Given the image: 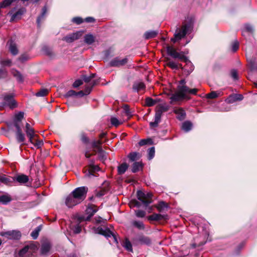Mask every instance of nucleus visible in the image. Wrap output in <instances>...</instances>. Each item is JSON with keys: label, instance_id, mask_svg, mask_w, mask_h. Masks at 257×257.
I'll use <instances>...</instances> for the list:
<instances>
[{"label": "nucleus", "instance_id": "58836bf2", "mask_svg": "<svg viewBox=\"0 0 257 257\" xmlns=\"http://www.w3.org/2000/svg\"><path fill=\"white\" fill-rule=\"evenodd\" d=\"M222 95L221 91H211L210 93L206 94L207 98H215Z\"/></svg>", "mask_w": 257, "mask_h": 257}, {"label": "nucleus", "instance_id": "1a4fd4ad", "mask_svg": "<svg viewBox=\"0 0 257 257\" xmlns=\"http://www.w3.org/2000/svg\"><path fill=\"white\" fill-rule=\"evenodd\" d=\"M96 206L94 205H90L87 207L85 212L88 216L86 217L82 216L80 219L85 221H88L90 219L91 217L97 212V209L95 208Z\"/></svg>", "mask_w": 257, "mask_h": 257}, {"label": "nucleus", "instance_id": "b1692460", "mask_svg": "<svg viewBox=\"0 0 257 257\" xmlns=\"http://www.w3.org/2000/svg\"><path fill=\"white\" fill-rule=\"evenodd\" d=\"M47 11V7L44 6L42 10L41 15L37 18V23L38 27L41 26V21L43 20L46 15Z\"/></svg>", "mask_w": 257, "mask_h": 257}, {"label": "nucleus", "instance_id": "6ab92c4d", "mask_svg": "<svg viewBox=\"0 0 257 257\" xmlns=\"http://www.w3.org/2000/svg\"><path fill=\"white\" fill-rule=\"evenodd\" d=\"M146 85L143 82H135L133 85V90L135 92H139L140 90H144Z\"/></svg>", "mask_w": 257, "mask_h": 257}, {"label": "nucleus", "instance_id": "de8ad7c7", "mask_svg": "<svg viewBox=\"0 0 257 257\" xmlns=\"http://www.w3.org/2000/svg\"><path fill=\"white\" fill-rule=\"evenodd\" d=\"M42 51L43 52V53L44 54H45L46 55H47L48 56H52L53 55V53L52 49L51 48H49L48 47H47V46L43 47L42 48Z\"/></svg>", "mask_w": 257, "mask_h": 257}, {"label": "nucleus", "instance_id": "2eb2a0df", "mask_svg": "<svg viewBox=\"0 0 257 257\" xmlns=\"http://www.w3.org/2000/svg\"><path fill=\"white\" fill-rule=\"evenodd\" d=\"M81 35V34L80 32H77L63 37L62 38V40L65 41L67 43H72L75 40L78 39Z\"/></svg>", "mask_w": 257, "mask_h": 257}, {"label": "nucleus", "instance_id": "6e6552de", "mask_svg": "<svg viewBox=\"0 0 257 257\" xmlns=\"http://www.w3.org/2000/svg\"><path fill=\"white\" fill-rule=\"evenodd\" d=\"M0 234L9 239H19L21 236V232L16 230L2 232Z\"/></svg>", "mask_w": 257, "mask_h": 257}, {"label": "nucleus", "instance_id": "864d4df0", "mask_svg": "<svg viewBox=\"0 0 257 257\" xmlns=\"http://www.w3.org/2000/svg\"><path fill=\"white\" fill-rule=\"evenodd\" d=\"M71 229L75 234L79 233L81 231V227L79 224L71 226Z\"/></svg>", "mask_w": 257, "mask_h": 257}, {"label": "nucleus", "instance_id": "9b49d317", "mask_svg": "<svg viewBox=\"0 0 257 257\" xmlns=\"http://www.w3.org/2000/svg\"><path fill=\"white\" fill-rule=\"evenodd\" d=\"M25 132L29 138V142L30 143H33V139L37 137V135L35 134L33 128L31 127L30 124L28 122L26 124Z\"/></svg>", "mask_w": 257, "mask_h": 257}, {"label": "nucleus", "instance_id": "aec40b11", "mask_svg": "<svg viewBox=\"0 0 257 257\" xmlns=\"http://www.w3.org/2000/svg\"><path fill=\"white\" fill-rule=\"evenodd\" d=\"M102 142L101 141H94L92 143V147L93 148L96 149L98 150V152L100 153L102 155V159L103 157L104 152L102 150V149L100 147L102 144Z\"/></svg>", "mask_w": 257, "mask_h": 257}, {"label": "nucleus", "instance_id": "dca6fc26", "mask_svg": "<svg viewBox=\"0 0 257 257\" xmlns=\"http://www.w3.org/2000/svg\"><path fill=\"white\" fill-rule=\"evenodd\" d=\"M13 180L15 182H17L20 184H24L27 183L29 178V177L23 174H18L13 178Z\"/></svg>", "mask_w": 257, "mask_h": 257}, {"label": "nucleus", "instance_id": "680f3d73", "mask_svg": "<svg viewBox=\"0 0 257 257\" xmlns=\"http://www.w3.org/2000/svg\"><path fill=\"white\" fill-rule=\"evenodd\" d=\"M136 215L139 218H143L146 215V212L142 210H138L135 211Z\"/></svg>", "mask_w": 257, "mask_h": 257}, {"label": "nucleus", "instance_id": "0eeeda50", "mask_svg": "<svg viewBox=\"0 0 257 257\" xmlns=\"http://www.w3.org/2000/svg\"><path fill=\"white\" fill-rule=\"evenodd\" d=\"M134 243L136 244L149 245L151 244V239L148 236L143 234L139 235L134 240Z\"/></svg>", "mask_w": 257, "mask_h": 257}, {"label": "nucleus", "instance_id": "9d476101", "mask_svg": "<svg viewBox=\"0 0 257 257\" xmlns=\"http://www.w3.org/2000/svg\"><path fill=\"white\" fill-rule=\"evenodd\" d=\"M128 61V60L127 57H125L122 59H120L118 57H116L110 62V65L112 67H119L125 65L127 63Z\"/></svg>", "mask_w": 257, "mask_h": 257}, {"label": "nucleus", "instance_id": "a878e982", "mask_svg": "<svg viewBox=\"0 0 257 257\" xmlns=\"http://www.w3.org/2000/svg\"><path fill=\"white\" fill-rule=\"evenodd\" d=\"M185 98L181 96V94L177 91V92L174 94H173L170 97V103H172L174 101H177Z\"/></svg>", "mask_w": 257, "mask_h": 257}, {"label": "nucleus", "instance_id": "774afa93", "mask_svg": "<svg viewBox=\"0 0 257 257\" xmlns=\"http://www.w3.org/2000/svg\"><path fill=\"white\" fill-rule=\"evenodd\" d=\"M76 92L75 91L73 90H70L68 91L66 94L65 95V96L66 97H69L73 96H76Z\"/></svg>", "mask_w": 257, "mask_h": 257}, {"label": "nucleus", "instance_id": "0e129e2a", "mask_svg": "<svg viewBox=\"0 0 257 257\" xmlns=\"http://www.w3.org/2000/svg\"><path fill=\"white\" fill-rule=\"evenodd\" d=\"M238 46H239V42L237 40L234 41L232 43V44L231 46L232 51L234 52H236L237 50V49H238Z\"/></svg>", "mask_w": 257, "mask_h": 257}, {"label": "nucleus", "instance_id": "603ef678", "mask_svg": "<svg viewBox=\"0 0 257 257\" xmlns=\"http://www.w3.org/2000/svg\"><path fill=\"white\" fill-rule=\"evenodd\" d=\"M110 122L112 125H114L115 126H117L122 123V122L121 121H119L115 117H111Z\"/></svg>", "mask_w": 257, "mask_h": 257}, {"label": "nucleus", "instance_id": "f704fd0d", "mask_svg": "<svg viewBox=\"0 0 257 257\" xmlns=\"http://www.w3.org/2000/svg\"><path fill=\"white\" fill-rule=\"evenodd\" d=\"M159 101V99H153V98L148 97H147L145 99V104L146 105L148 106H152Z\"/></svg>", "mask_w": 257, "mask_h": 257}, {"label": "nucleus", "instance_id": "393cba45", "mask_svg": "<svg viewBox=\"0 0 257 257\" xmlns=\"http://www.w3.org/2000/svg\"><path fill=\"white\" fill-rule=\"evenodd\" d=\"M99 82V79L93 80L91 84H89V85L86 86L85 88V95L89 94L91 91L92 88Z\"/></svg>", "mask_w": 257, "mask_h": 257}, {"label": "nucleus", "instance_id": "39448f33", "mask_svg": "<svg viewBox=\"0 0 257 257\" xmlns=\"http://www.w3.org/2000/svg\"><path fill=\"white\" fill-rule=\"evenodd\" d=\"M14 123L17 130L16 134L17 141L18 143L24 144V142L25 141V136L21 129V121L14 120Z\"/></svg>", "mask_w": 257, "mask_h": 257}, {"label": "nucleus", "instance_id": "473e14b6", "mask_svg": "<svg viewBox=\"0 0 257 257\" xmlns=\"http://www.w3.org/2000/svg\"><path fill=\"white\" fill-rule=\"evenodd\" d=\"M12 74L16 78L17 80L20 82H23L24 81L23 77L22 74L18 71L13 69L12 70Z\"/></svg>", "mask_w": 257, "mask_h": 257}, {"label": "nucleus", "instance_id": "8fccbe9b", "mask_svg": "<svg viewBox=\"0 0 257 257\" xmlns=\"http://www.w3.org/2000/svg\"><path fill=\"white\" fill-rule=\"evenodd\" d=\"M15 0H4L0 3V9L10 6Z\"/></svg>", "mask_w": 257, "mask_h": 257}, {"label": "nucleus", "instance_id": "7c9ffc66", "mask_svg": "<svg viewBox=\"0 0 257 257\" xmlns=\"http://www.w3.org/2000/svg\"><path fill=\"white\" fill-rule=\"evenodd\" d=\"M96 74L95 73L90 74V76H87L85 75L82 76V78L83 80L86 82V83H89V84H91V82L93 81V80L95 77ZM96 79V80H97Z\"/></svg>", "mask_w": 257, "mask_h": 257}, {"label": "nucleus", "instance_id": "c85d7f7f", "mask_svg": "<svg viewBox=\"0 0 257 257\" xmlns=\"http://www.w3.org/2000/svg\"><path fill=\"white\" fill-rule=\"evenodd\" d=\"M158 34L157 31H150L145 32L144 34V38L146 39H150L151 38H155Z\"/></svg>", "mask_w": 257, "mask_h": 257}, {"label": "nucleus", "instance_id": "cd10ccee", "mask_svg": "<svg viewBox=\"0 0 257 257\" xmlns=\"http://www.w3.org/2000/svg\"><path fill=\"white\" fill-rule=\"evenodd\" d=\"M155 207L159 212H162L165 209L168 208V205L164 201H160L158 204L155 205Z\"/></svg>", "mask_w": 257, "mask_h": 257}, {"label": "nucleus", "instance_id": "2f4dec72", "mask_svg": "<svg viewBox=\"0 0 257 257\" xmlns=\"http://www.w3.org/2000/svg\"><path fill=\"white\" fill-rule=\"evenodd\" d=\"M128 165L126 163H122L117 167L118 173L119 175L123 174L128 168Z\"/></svg>", "mask_w": 257, "mask_h": 257}, {"label": "nucleus", "instance_id": "72a5a7b5", "mask_svg": "<svg viewBox=\"0 0 257 257\" xmlns=\"http://www.w3.org/2000/svg\"><path fill=\"white\" fill-rule=\"evenodd\" d=\"M192 127V124L191 122L188 121H186L183 123L182 125V128L185 132L190 131Z\"/></svg>", "mask_w": 257, "mask_h": 257}, {"label": "nucleus", "instance_id": "ea45409f", "mask_svg": "<svg viewBox=\"0 0 257 257\" xmlns=\"http://www.w3.org/2000/svg\"><path fill=\"white\" fill-rule=\"evenodd\" d=\"M50 249V245L49 243H45L42 244L41 248V253L45 254L49 252Z\"/></svg>", "mask_w": 257, "mask_h": 257}, {"label": "nucleus", "instance_id": "412c9836", "mask_svg": "<svg viewBox=\"0 0 257 257\" xmlns=\"http://www.w3.org/2000/svg\"><path fill=\"white\" fill-rule=\"evenodd\" d=\"M174 113L177 114V118L180 120H183L186 116V112L182 108L175 109Z\"/></svg>", "mask_w": 257, "mask_h": 257}, {"label": "nucleus", "instance_id": "37998d69", "mask_svg": "<svg viewBox=\"0 0 257 257\" xmlns=\"http://www.w3.org/2000/svg\"><path fill=\"white\" fill-rule=\"evenodd\" d=\"M12 200L10 196L8 195L0 196V202L4 204H7Z\"/></svg>", "mask_w": 257, "mask_h": 257}, {"label": "nucleus", "instance_id": "ddd939ff", "mask_svg": "<svg viewBox=\"0 0 257 257\" xmlns=\"http://www.w3.org/2000/svg\"><path fill=\"white\" fill-rule=\"evenodd\" d=\"M166 48L168 54L173 58H179L181 60H183V58H185L184 55H182L179 53L177 52L173 47L168 46Z\"/></svg>", "mask_w": 257, "mask_h": 257}, {"label": "nucleus", "instance_id": "f03ea898", "mask_svg": "<svg viewBox=\"0 0 257 257\" xmlns=\"http://www.w3.org/2000/svg\"><path fill=\"white\" fill-rule=\"evenodd\" d=\"M193 27V21L190 19L187 23H184L181 28H177L174 34V37L171 38V41L173 43L180 40L187 34L191 32Z\"/></svg>", "mask_w": 257, "mask_h": 257}, {"label": "nucleus", "instance_id": "052dcab7", "mask_svg": "<svg viewBox=\"0 0 257 257\" xmlns=\"http://www.w3.org/2000/svg\"><path fill=\"white\" fill-rule=\"evenodd\" d=\"M123 110L124 113L126 114V116L128 117H131L132 116V113L130 111L128 105H124L123 107Z\"/></svg>", "mask_w": 257, "mask_h": 257}, {"label": "nucleus", "instance_id": "4be33fe9", "mask_svg": "<svg viewBox=\"0 0 257 257\" xmlns=\"http://www.w3.org/2000/svg\"><path fill=\"white\" fill-rule=\"evenodd\" d=\"M25 12V9H19L16 13L12 14V12H10V15H12L11 19V22L14 21L16 19L20 18V17Z\"/></svg>", "mask_w": 257, "mask_h": 257}, {"label": "nucleus", "instance_id": "3c124183", "mask_svg": "<svg viewBox=\"0 0 257 257\" xmlns=\"http://www.w3.org/2000/svg\"><path fill=\"white\" fill-rule=\"evenodd\" d=\"M0 182L6 185H9L11 181L10 178L7 177L6 175L0 176Z\"/></svg>", "mask_w": 257, "mask_h": 257}, {"label": "nucleus", "instance_id": "4c0bfd02", "mask_svg": "<svg viewBox=\"0 0 257 257\" xmlns=\"http://www.w3.org/2000/svg\"><path fill=\"white\" fill-rule=\"evenodd\" d=\"M122 245L127 251L133 252L132 243L128 239L126 238L125 239Z\"/></svg>", "mask_w": 257, "mask_h": 257}, {"label": "nucleus", "instance_id": "6e6d98bb", "mask_svg": "<svg viewBox=\"0 0 257 257\" xmlns=\"http://www.w3.org/2000/svg\"><path fill=\"white\" fill-rule=\"evenodd\" d=\"M155 148L154 147L149 149L148 151L149 160H151L154 158L155 156Z\"/></svg>", "mask_w": 257, "mask_h": 257}, {"label": "nucleus", "instance_id": "5fc2aeb1", "mask_svg": "<svg viewBox=\"0 0 257 257\" xmlns=\"http://www.w3.org/2000/svg\"><path fill=\"white\" fill-rule=\"evenodd\" d=\"M167 65L172 69H177L179 68V65L173 61L169 60Z\"/></svg>", "mask_w": 257, "mask_h": 257}, {"label": "nucleus", "instance_id": "c03bdc74", "mask_svg": "<svg viewBox=\"0 0 257 257\" xmlns=\"http://www.w3.org/2000/svg\"><path fill=\"white\" fill-rule=\"evenodd\" d=\"M132 224L134 226H135L136 227H137V228H138L139 229L143 230L145 229V225H144V223H143V222H142V221H134L132 222Z\"/></svg>", "mask_w": 257, "mask_h": 257}, {"label": "nucleus", "instance_id": "79ce46f5", "mask_svg": "<svg viewBox=\"0 0 257 257\" xmlns=\"http://www.w3.org/2000/svg\"><path fill=\"white\" fill-rule=\"evenodd\" d=\"M127 157L131 161H132V162L135 161L139 159V153H137V152L131 153L127 156Z\"/></svg>", "mask_w": 257, "mask_h": 257}, {"label": "nucleus", "instance_id": "c9c22d12", "mask_svg": "<svg viewBox=\"0 0 257 257\" xmlns=\"http://www.w3.org/2000/svg\"><path fill=\"white\" fill-rule=\"evenodd\" d=\"M84 42L88 45H91L94 42V37L91 34L86 35L84 37Z\"/></svg>", "mask_w": 257, "mask_h": 257}, {"label": "nucleus", "instance_id": "f3484780", "mask_svg": "<svg viewBox=\"0 0 257 257\" xmlns=\"http://www.w3.org/2000/svg\"><path fill=\"white\" fill-rule=\"evenodd\" d=\"M185 63L186 65L182 68L186 72L187 75L190 74L194 70V66L192 63L185 56V58L183 60Z\"/></svg>", "mask_w": 257, "mask_h": 257}, {"label": "nucleus", "instance_id": "5701e85b", "mask_svg": "<svg viewBox=\"0 0 257 257\" xmlns=\"http://www.w3.org/2000/svg\"><path fill=\"white\" fill-rule=\"evenodd\" d=\"M243 98V96L241 94H235L233 95L229 96L227 99L229 103H233L236 101H240Z\"/></svg>", "mask_w": 257, "mask_h": 257}, {"label": "nucleus", "instance_id": "f8f14e48", "mask_svg": "<svg viewBox=\"0 0 257 257\" xmlns=\"http://www.w3.org/2000/svg\"><path fill=\"white\" fill-rule=\"evenodd\" d=\"M169 106L166 103L159 104L156 107L155 115L161 118L162 113L168 110Z\"/></svg>", "mask_w": 257, "mask_h": 257}, {"label": "nucleus", "instance_id": "7ed1b4c3", "mask_svg": "<svg viewBox=\"0 0 257 257\" xmlns=\"http://www.w3.org/2000/svg\"><path fill=\"white\" fill-rule=\"evenodd\" d=\"M177 91L185 98H188V94L196 95L198 89L196 88L190 89L186 85V81L185 79H182L179 82L177 86Z\"/></svg>", "mask_w": 257, "mask_h": 257}, {"label": "nucleus", "instance_id": "a18cd8bd", "mask_svg": "<svg viewBox=\"0 0 257 257\" xmlns=\"http://www.w3.org/2000/svg\"><path fill=\"white\" fill-rule=\"evenodd\" d=\"M48 89L43 88L37 92L35 95L37 97H43L46 96L48 93Z\"/></svg>", "mask_w": 257, "mask_h": 257}, {"label": "nucleus", "instance_id": "bf43d9fd", "mask_svg": "<svg viewBox=\"0 0 257 257\" xmlns=\"http://www.w3.org/2000/svg\"><path fill=\"white\" fill-rule=\"evenodd\" d=\"M29 59V56L26 54L21 55L18 59L22 63H24Z\"/></svg>", "mask_w": 257, "mask_h": 257}, {"label": "nucleus", "instance_id": "09e8293b", "mask_svg": "<svg viewBox=\"0 0 257 257\" xmlns=\"http://www.w3.org/2000/svg\"><path fill=\"white\" fill-rule=\"evenodd\" d=\"M152 144H153V141L151 139H143V140H141L139 142V144L140 146H143L146 145L147 144L152 145Z\"/></svg>", "mask_w": 257, "mask_h": 257}, {"label": "nucleus", "instance_id": "20e7f679", "mask_svg": "<svg viewBox=\"0 0 257 257\" xmlns=\"http://www.w3.org/2000/svg\"><path fill=\"white\" fill-rule=\"evenodd\" d=\"M14 95L13 94H5L4 95L3 105H0V109L3 106H8L10 108H14L16 107L17 103L14 99Z\"/></svg>", "mask_w": 257, "mask_h": 257}, {"label": "nucleus", "instance_id": "c756f323", "mask_svg": "<svg viewBox=\"0 0 257 257\" xmlns=\"http://www.w3.org/2000/svg\"><path fill=\"white\" fill-rule=\"evenodd\" d=\"M9 50L13 55H16L18 53V50L16 44L13 41H11L10 42Z\"/></svg>", "mask_w": 257, "mask_h": 257}, {"label": "nucleus", "instance_id": "e433bc0d", "mask_svg": "<svg viewBox=\"0 0 257 257\" xmlns=\"http://www.w3.org/2000/svg\"><path fill=\"white\" fill-rule=\"evenodd\" d=\"M42 229V226L41 225H39L31 233V236L34 239H36L37 238L39 232Z\"/></svg>", "mask_w": 257, "mask_h": 257}, {"label": "nucleus", "instance_id": "a211bd4d", "mask_svg": "<svg viewBox=\"0 0 257 257\" xmlns=\"http://www.w3.org/2000/svg\"><path fill=\"white\" fill-rule=\"evenodd\" d=\"M169 217L167 214H161L158 213H154L148 217V220L154 221H159L162 219L168 220Z\"/></svg>", "mask_w": 257, "mask_h": 257}, {"label": "nucleus", "instance_id": "a19ab883", "mask_svg": "<svg viewBox=\"0 0 257 257\" xmlns=\"http://www.w3.org/2000/svg\"><path fill=\"white\" fill-rule=\"evenodd\" d=\"M254 29L253 27L250 24H246L244 25V29L242 31V35L244 36L245 33L246 32L252 33L253 32Z\"/></svg>", "mask_w": 257, "mask_h": 257}, {"label": "nucleus", "instance_id": "338daca9", "mask_svg": "<svg viewBox=\"0 0 257 257\" xmlns=\"http://www.w3.org/2000/svg\"><path fill=\"white\" fill-rule=\"evenodd\" d=\"M230 75L231 77L235 80L238 79V74L236 70L233 69L231 71Z\"/></svg>", "mask_w": 257, "mask_h": 257}, {"label": "nucleus", "instance_id": "e2e57ef3", "mask_svg": "<svg viewBox=\"0 0 257 257\" xmlns=\"http://www.w3.org/2000/svg\"><path fill=\"white\" fill-rule=\"evenodd\" d=\"M29 246H25L24 248L21 249L19 252V254L20 256L23 257L24 255L28 251Z\"/></svg>", "mask_w": 257, "mask_h": 257}, {"label": "nucleus", "instance_id": "49530a36", "mask_svg": "<svg viewBox=\"0 0 257 257\" xmlns=\"http://www.w3.org/2000/svg\"><path fill=\"white\" fill-rule=\"evenodd\" d=\"M37 148L39 149L43 145V142L42 140H38L35 138L33 139V143H31Z\"/></svg>", "mask_w": 257, "mask_h": 257}, {"label": "nucleus", "instance_id": "bb28decb", "mask_svg": "<svg viewBox=\"0 0 257 257\" xmlns=\"http://www.w3.org/2000/svg\"><path fill=\"white\" fill-rule=\"evenodd\" d=\"M143 168V164L141 162H135L132 165V171L133 173H136L141 170Z\"/></svg>", "mask_w": 257, "mask_h": 257}, {"label": "nucleus", "instance_id": "69168bd1", "mask_svg": "<svg viewBox=\"0 0 257 257\" xmlns=\"http://www.w3.org/2000/svg\"><path fill=\"white\" fill-rule=\"evenodd\" d=\"M81 141L85 144H87L89 143V140L88 137L84 134H82L81 135Z\"/></svg>", "mask_w": 257, "mask_h": 257}, {"label": "nucleus", "instance_id": "f257e3e1", "mask_svg": "<svg viewBox=\"0 0 257 257\" xmlns=\"http://www.w3.org/2000/svg\"><path fill=\"white\" fill-rule=\"evenodd\" d=\"M88 188L82 186L75 188L65 198V203L68 208L73 207L81 203L86 198Z\"/></svg>", "mask_w": 257, "mask_h": 257}, {"label": "nucleus", "instance_id": "13d9d810", "mask_svg": "<svg viewBox=\"0 0 257 257\" xmlns=\"http://www.w3.org/2000/svg\"><path fill=\"white\" fill-rule=\"evenodd\" d=\"M161 118L155 115V121L154 122H151L150 125L151 127H157L159 123L160 122Z\"/></svg>", "mask_w": 257, "mask_h": 257}, {"label": "nucleus", "instance_id": "423d86ee", "mask_svg": "<svg viewBox=\"0 0 257 257\" xmlns=\"http://www.w3.org/2000/svg\"><path fill=\"white\" fill-rule=\"evenodd\" d=\"M95 232L98 234H101L107 238L112 237L113 241L114 243L116 244H118V243L115 234L108 228H103L102 227H98L95 229Z\"/></svg>", "mask_w": 257, "mask_h": 257}, {"label": "nucleus", "instance_id": "4468645a", "mask_svg": "<svg viewBox=\"0 0 257 257\" xmlns=\"http://www.w3.org/2000/svg\"><path fill=\"white\" fill-rule=\"evenodd\" d=\"M137 198L146 207L152 202V200H147L145 193L140 190L137 191Z\"/></svg>", "mask_w": 257, "mask_h": 257}, {"label": "nucleus", "instance_id": "4d7b16f0", "mask_svg": "<svg viewBox=\"0 0 257 257\" xmlns=\"http://www.w3.org/2000/svg\"><path fill=\"white\" fill-rule=\"evenodd\" d=\"M24 116V113L23 112H19L15 114L14 120H17L21 121Z\"/></svg>", "mask_w": 257, "mask_h": 257}]
</instances>
